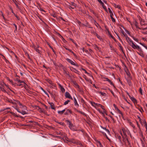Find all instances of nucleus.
<instances>
[{
    "mask_svg": "<svg viewBox=\"0 0 147 147\" xmlns=\"http://www.w3.org/2000/svg\"><path fill=\"white\" fill-rule=\"evenodd\" d=\"M67 141L77 145H80L81 144L80 142L75 141V140L74 139H72L69 140H67Z\"/></svg>",
    "mask_w": 147,
    "mask_h": 147,
    "instance_id": "nucleus-1",
    "label": "nucleus"
},
{
    "mask_svg": "<svg viewBox=\"0 0 147 147\" xmlns=\"http://www.w3.org/2000/svg\"><path fill=\"white\" fill-rule=\"evenodd\" d=\"M65 96L66 98H69V99H71L72 100H73V98L71 96L70 94L69 93V92H66L65 93Z\"/></svg>",
    "mask_w": 147,
    "mask_h": 147,
    "instance_id": "nucleus-2",
    "label": "nucleus"
},
{
    "mask_svg": "<svg viewBox=\"0 0 147 147\" xmlns=\"http://www.w3.org/2000/svg\"><path fill=\"white\" fill-rule=\"evenodd\" d=\"M130 46H131V47L134 48V49H138L139 48V47H140L139 46H138V45H136L134 44V42H132L131 45L130 44Z\"/></svg>",
    "mask_w": 147,
    "mask_h": 147,
    "instance_id": "nucleus-3",
    "label": "nucleus"
},
{
    "mask_svg": "<svg viewBox=\"0 0 147 147\" xmlns=\"http://www.w3.org/2000/svg\"><path fill=\"white\" fill-rule=\"evenodd\" d=\"M66 60L69 63H70L71 65H76L78 66L77 64H76L74 62L68 58H66Z\"/></svg>",
    "mask_w": 147,
    "mask_h": 147,
    "instance_id": "nucleus-4",
    "label": "nucleus"
},
{
    "mask_svg": "<svg viewBox=\"0 0 147 147\" xmlns=\"http://www.w3.org/2000/svg\"><path fill=\"white\" fill-rule=\"evenodd\" d=\"M35 108H37V107L38 108V110L39 111V112L40 113H44L45 114V112L43 110H42L41 108H40L39 106H34Z\"/></svg>",
    "mask_w": 147,
    "mask_h": 147,
    "instance_id": "nucleus-5",
    "label": "nucleus"
},
{
    "mask_svg": "<svg viewBox=\"0 0 147 147\" xmlns=\"http://www.w3.org/2000/svg\"><path fill=\"white\" fill-rule=\"evenodd\" d=\"M113 106L115 107V110L117 111L119 114H122V112L118 109L115 104H113Z\"/></svg>",
    "mask_w": 147,
    "mask_h": 147,
    "instance_id": "nucleus-6",
    "label": "nucleus"
},
{
    "mask_svg": "<svg viewBox=\"0 0 147 147\" xmlns=\"http://www.w3.org/2000/svg\"><path fill=\"white\" fill-rule=\"evenodd\" d=\"M133 23L134 24H135V25L136 26V28L141 30V28H140L138 26V22L136 21L135 19H134V22H133Z\"/></svg>",
    "mask_w": 147,
    "mask_h": 147,
    "instance_id": "nucleus-7",
    "label": "nucleus"
},
{
    "mask_svg": "<svg viewBox=\"0 0 147 147\" xmlns=\"http://www.w3.org/2000/svg\"><path fill=\"white\" fill-rule=\"evenodd\" d=\"M140 140L142 147H147V145L146 143V141H144V142L142 139H141Z\"/></svg>",
    "mask_w": 147,
    "mask_h": 147,
    "instance_id": "nucleus-8",
    "label": "nucleus"
},
{
    "mask_svg": "<svg viewBox=\"0 0 147 147\" xmlns=\"http://www.w3.org/2000/svg\"><path fill=\"white\" fill-rule=\"evenodd\" d=\"M69 113L70 114H72V111L71 110L67 109L66 110V111L64 113V114L65 115H68Z\"/></svg>",
    "mask_w": 147,
    "mask_h": 147,
    "instance_id": "nucleus-9",
    "label": "nucleus"
},
{
    "mask_svg": "<svg viewBox=\"0 0 147 147\" xmlns=\"http://www.w3.org/2000/svg\"><path fill=\"white\" fill-rule=\"evenodd\" d=\"M71 82L75 86H76L77 88H78L79 89L80 88V86L78 84L76 81H73V80H71Z\"/></svg>",
    "mask_w": 147,
    "mask_h": 147,
    "instance_id": "nucleus-10",
    "label": "nucleus"
},
{
    "mask_svg": "<svg viewBox=\"0 0 147 147\" xmlns=\"http://www.w3.org/2000/svg\"><path fill=\"white\" fill-rule=\"evenodd\" d=\"M118 45L120 47V49L121 50V51H122L124 55H125V57H126V56H125V53L124 52V51H123V48L122 46H121V44L119 43L118 44Z\"/></svg>",
    "mask_w": 147,
    "mask_h": 147,
    "instance_id": "nucleus-11",
    "label": "nucleus"
},
{
    "mask_svg": "<svg viewBox=\"0 0 147 147\" xmlns=\"http://www.w3.org/2000/svg\"><path fill=\"white\" fill-rule=\"evenodd\" d=\"M125 37L126 39V40H127V41L128 42H129V41L130 42H131V44H132V42H133V41L131 40V39H130L129 37H128L127 36V35H126V36H125Z\"/></svg>",
    "mask_w": 147,
    "mask_h": 147,
    "instance_id": "nucleus-12",
    "label": "nucleus"
},
{
    "mask_svg": "<svg viewBox=\"0 0 147 147\" xmlns=\"http://www.w3.org/2000/svg\"><path fill=\"white\" fill-rule=\"evenodd\" d=\"M13 2L14 3L15 5L16 6V7L17 8H18L19 10H21V8L19 7V6H18V4L17 3V1H16V0H12Z\"/></svg>",
    "mask_w": 147,
    "mask_h": 147,
    "instance_id": "nucleus-13",
    "label": "nucleus"
},
{
    "mask_svg": "<svg viewBox=\"0 0 147 147\" xmlns=\"http://www.w3.org/2000/svg\"><path fill=\"white\" fill-rule=\"evenodd\" d=\"M49 103L50 105L51 108L55 110V105L52 102H49Z\"/></svg>",
    "mask_w": 147,
    "mask_h": 147,
    "instance_id": "nucleus-14",
    "label": "nucleus"
},
{
    "mask_svg": "<svg viewBox=\"0 0 147 147\" xmlns=\"http://www.w3.org/2000/svg\"><path fill=\"white\" fill-rule=\"evenodd\" d=\"M75 109L78 112L80 113V114H82V115H84L85 116H87V115L85 113H84V112H82L81 111H80L78 110H77L76 109Z\"/></svg>",
    "mask_w": 147,
    "mask_h": 147,
    "instance_id": "nucleus-15",
    "label": "nucleus"
},
{
    "mask_svg": "<svg viewBox=\"0 0 147 147\" xmlns=\"http://www.w3.org/2000/svg\"><path fill=\"white\" fill-rule=\"evenodd\" d=\"M131 99L134 104L137 103V100L134 97L131 98Z\"/></svg>",
    "mask_w": 147,
    "mask_h": 147,
    "instance_id": "nucleus-16",
    "label": "nucleus"
},
{
    "mask_svg": "<svg viewBox=\"0 0 147 147\" xmlns=\"http://www.w3.org/2000/svg\"><path fill=\"white\" fill-rule=\"evenodd\" d=\"M63 70L64 73L68 75L69 77H70V76L69 75V72L68 71H66L65 69V68H63Z\"/></svg>",
    "mask_w": 147,
    "mask_h": 147,
    "instance_id": "nucleus-17",
    "label": "nucleus"
},
{
    "mask_svg": "<svg viewBox=\"0 0 147 147\" xmlns=\"http://www.w3.org/2000/svg\"><path fill=\"white\" fill-rule=\"evenodd\" d=\"M136 123H137V126L139 128V131H140V133H141V135H142V136H143L142 133V132L141 130V129H140V126L138 123V122L136 121Z\"/></svg>",
    "mask_w": 147,
    "mask_h": 147,
    "instance_id": "nucleus-18",
    "label": "nucleus"
},
{
    "mask_svg": "<svg viewBox=\"0 0 147 147\" xmlns=\"http://www.w3.org/2000/svg\"><path fill=\"white\" fill-rule=\"evenodd\" d=\"M34 47V49L35 50V51L37 52L38 53L40 54V51L39 50L37 49V48L36 47V46H34V45H33V47Z\"/></svg>",
    "mask_w": 147,
    "mask_h": 147,
    "instance_id": "nucleus-19",
    "label": "nucleus"
},
{
    "mask_svg": "<svg viewBox=\"0 0 147 147\" xmlns=\"http://www.w3.org/2000/svg\"><path fill=\"white\" fill-rule=\"evenodd\" d=\"M121 27H122L125 30V31L127 33V34H128L129 36H131V34H130V32L128 31L127 30L125 29V28H124V27L123 26V25H121Z\"/></svg>",
    "mask_w": 147,
    "mask_h": 147,
    "instance_id": "nucleus-20",
    "label": "nucleus"
},
{
    "mask_svg": "<svg viewBox=\"0 0 147 147\" xmlns=\"http://www.w3.org/2000/svg\"><path fill=\"white\" fill-rule=\"evenodd\" d=\"M74 105L75 106H77V107H79V105L78 104L77 101L76 100V98L74 97Z\"/></svg>",
    "mask_w": 147,
    "mask_h": 147,
    "instance_id": "nucleus-21",
    "label": "nucleus"
},
{
    "mask_svg": "<svg viewBox=\"0 0 147 147\" xmlns=\"http://www.w3.org/2000/svg\"><path fill=\"white\" fill-rule=\"evenodd\" d=\"M102 134H103L104 136H105V137H106V138L109 140V142H111V140L107 136V135L106 134V133H105V132H101Z\"/></svg>",
    "mask_w": 147,
    "mask_h": 147,
    "instance_id": "nucleus-22",
    "label": "nucleus"
},
{
    "mask_svg": "<svg viewBox=\"0 0 147 147\" xmlns=\"http://www.w3.org/2000/svg\"><path fill=\"white\" fill-rule=\"evenodd\" d=\"M40 89H41L45 93V94H46L47 96H48L49 97V95L46 92V91L45 90L42 88V87H40Z\"/></svg>",
    "mask_w": 147,
    "mask_h": 147,
    "instance_id": "nucleus-23",
    "label": "nucleus"
},
{
    "mask_svg": "<svg viewBox=\"0 0 147 147\" xmlns=\"http://www.w3.org/2000/svg\"><path fill=\"white\" fill-rule=\"evenodd\" d=\"M131 79H130L129 78V79H127V82H128V83L129 86H131Z\"/></svg>",
    "mask_w": 147,
    "mask_h": 147,
    "instance_id": "nucleus-24",
    "label": "nucleus"
},
{
    "mask_svg": "<svg viewBox=\"0 0 147 147\" xmlns=\"http://www.w3.org/2000/svg\"><path fill=\"white\" fill-rule=\"evenodd\" d=\"M15 101H16L18 103H19V104L20 106H22L23 107H24L25 108H26V106L23 105L22 104H21L19 100H15Z\"/></svg>",
    "mask_w": 147,
    "mask_h": 147,
    "instance_id": "nucleus-25",
    "label": "nucleus"
},
{
    "mask_svg": "<svg viewBox=\"0 0 147 147\" xmlns=\"http://www.w3.org/2000/svg\"><path fill=\"white\" fill-rule=\"evenodd\" d=\"M82 70L84 71L88 75H89V76H90L92 78H93L92 76L91 75L90 73L87 72L86 70L82 68Z\"/></svg>",
    "mask_w": 147,
    "mask_h": 147,
    "instance_id": "nucleus-26",
    "label": "nucleus"
},
{
    "mask_svg": "<svg viewBox=\"0 0 147 147\" xmlns=\"http://www.w3.org/2000/svg\"><path fill=\"white\" fill-rule=\"evenodd\" d=\"M2 56V58L3 59H4L5 60V62H6V63H9V61L8 60H7V59H6V58L5 57V56H4L3 55Z\"/></svg>",
    "mask_w": 147,
    "mask_h": 147,
    "instance_id": "nucleus-27",
    "label": "nucleus"
},
{
    "mask_svg": "<svg viewBox=\"0 0 147 147\" xmlns=\"http://www.w3.org/2000/svg\"><path fill=\"white\" fill-rule=\"evenodd\" d=\"M65 121L68 124H69V125H72V123H71V121L69 120H66Z\"/></svg>",
    "mask_w": 147,
    "mask_h": 147,
    "instance_id": "nucleus-28",
    "label": "nucleus"
},
{
    "mask_svg": "<svg viewBox=\"0 0 147 147\" xmlns=\"http://www.w3.org/2000/svg\"><path fill=\"white\" fill-rule=\"evenodd\" d=\"M65 121L68 124H69V125H72V123H71V121L69 120H66Z\"/></svg>",
    "mask_w": 147,
    "mask_h": 147,
    "instance_id": "nucleus-29",
    "label": "nucleus"
},
{
    "mask_svg": "<svg viewBox=\"0 0 147 147\" xmlns=\"http://www.w3.org/2000/svg\"><path fill=\"white\" fill-rule=\"evenodd\" d=\"M65 121L68 124H69V125H72V123H71V121L69 120H66Z\"/></svg>",
    "mask_w": 147,
    "mask_h": 147,
    "instance_id": "nucleus-30",
    "label": "nucleus"
},
{
    "mask_svg": "<svg viewBox=\"0 0 147 147\" xmlns=\"http://www.w3.org/2000/svg\"><path fill=\"white\" fill-rule=\"evenodd\" d=\"M121 30H120V32L121 33H122V34L125 36H126L127 35V34L125 33V32L123 30H122V29H121V28H120Z\"/></svg>",
    "mask_w": 147,
    "mask_h": 147,
    "instance_id": "nucleus-31",
    "label": "nucleus"
},
{
    "mask_svg": "<svg viewBox=\"0 0 147 147\" xmlns=\"http://www.w3.org/2000/svg\"><path fill=\"white\" fill-rule=\"evenodd\" d=\"M47 44L49 46L50 48L53 51V52H54V53L55 54L56 52L54 50V49H53V48L50 45V44L49 43L47 42Z\"/></svg>",
    "mask_w": 147,
    "mask_h": 147,
    "instance_id": "nucleus-32",
    "label": "nucleus"
},
{
    "mask_svg": "<svg viewBox=\"0 0 147 147\" xmlns=\"http://www.w3.org/2000/svg\"><path fill=\"white\" fill-rule=\"evenodd\" d=\"M122 96L123 97V99L125 100L127 102V103H128V104L132 106V105L129 102L127 101V100L125 98V96L124 95H122Z\"/></svg>",
    "mask_w": 147,
    "mask_h": 147,
    "instance_id": "nucleus-33",
    "label": "nucleus"
},
{
    "mask_svg": "<svg viewBox=\"0 0 147 147\" xmlns=\"http://www.w3.org/2000/svg\"><path fill=\"white\" fill-rule=\"evenodd\" d=\"M127 75L128 76L129 78L130 79H132V77L131 76V74L129 72H126Z\"/></svg>",
    "mask_w": 147,
    "mask_h": 147,
    "instance_id": "nucleus-34",
    "label": "nucleus"
},
{
    "mask_svg": "<svg viewBox=\"0 0 147 147\" xmlns=\"http://www.w3.org/2000/svg\"><path fill=\"white\" fill-rule=\"evenodd\" d=\"M86 25H87V27H88V28H92V27L91 26V25L89 24V23L86 21Z\"/></svg>",
    "mask_w": 147,
    "mask_h": 147,
    "instance_id": "nucleus-35",
    "label": "nucleus"
},
{
    "mask_svg": "<svg viewBox=\"0 0 147 147\" xmlns=\"http://www.w3.org/2000/svg\"><path fill=\"white\" fill-rule=\"evenodd\" d=\"M113 16H110L111 19L112 21L113 22H115L116 21L115 19L113 17Z\"/></svg>",
    "mask_w": 147,
    "mask_h": 147,
    "instance_id": "nucleus-36",
    "label": "nucleus"
},
{
    "mask_svg": "<svg viewBox=\"0 0 147 147\" xmlns=\"http://www.w3.org/2000/svg\"><path fill=\"white\" fill-rule=\"evenodd\" d=\"M108 9L109 10V13H110V16H113V12H112V11H111V10L109 8H108Z\"/></svg>",
    "mask_w": 147,
    "mask_h": 147,
    "instance_id": "nucleus-37",
    "label": "nucleus"
},
{
    "mask_svg": "<svg viewBox=\"0 0 147 147\" xmlns=\"http://www.w3.org/2000/svg\"><path fill=\"white\" fill-rule=\"evenodd\" d=\"M114 6L115 8H118L121 10V8L120 6L119 5H117L116 4H114Z\"/></svg>",
    "mask_w": 147,
    "mask_h": 147,
    "instance_id": "nucleus-38",
    "label": "nucleus"
},
{
    "mask_svg": "<svg viewBox=\"0 0 147 147\" xmlns=\"http://www.w3.org/2000/svg\"><path fill=\"white\" fill-rule=\"evenodd\" d=\"M4 85H5L9 89L10 91H11L12 92H14L12 90H11L10 88H9V85H7V84H5Z\"/></svg>",
    "mask_w": 147,
    "mask_h": 147,
    "instance_id": "nucleus-39",
    "label": "nucleus"
},
{
    "mask_svg": "<svg viewBox=\"0 0 147 147\" xmlns=\"http://www.w3.org/2000/svg\"><path fill=\"white\" fill-rule=\"evenodd\" d=\"M126 140L127 141V143H128V145L129 146V147H132L131 143L129 141V140L127 138Z\"/></svg>",
    "mask_w": 147,
    "mask_h": 147,
    "instance_id": "nucleus-40",
    "label": "nucleus"
},
{
    "mask_svg": "<svg viewBox=\"0 0 147 147\" xmlns=\"http://www.w3.org/2000/svg\"><path fill=\"white\" fill-rule=\"evenodd\" d=\"M74 71H73L75 73L79 75H80V74L79 73V71L78 70H77L75 68H74Z\"/></svg>",
    "mask_w": 147,
    "mask_h": 147,
    "instance_id": "nucleus-41",
    "label": "nucleus"
},
{
    "mask_svg": "<svg viewBox=\"0 0 147 147\" xmlns=\"http://www.w3.org/2000/svg\"><path fill=\"white\" fill-rule=\"evenodd\" d=\"M117 137L119 139L120 142L121 143L122 141H121V136H120L119 135H117Z\"/></svg>",
    "mask_w": 147,
    "mask_h": 147,
    "instance_id": "nucleus-42",
    "label": "nucleus"
},
{
    "mask_svg": "<svg viewBox=\"0 0 147 147\" xmlns=\"http://www.w3.org/2000/svg\"><path fill=\"white\" fill-rule=\"evenodd\" d=\"M47 81L50 84H52V81L51 80L48 79L47 80Z\"/></svg>",
    "mask_w": 147,
    "mask_h": 147,
    "instance_id": "nucleus-43",
    "label": "nucleus"
},
{
    "mask_svg": "<svg viewBox=\"0 0 147 147\" xmlns=\"http://www.w3.org/2000/svg\"><path fill=\"white\" fill-rule=\"evenodd\" d=\"M126 132H127L128 134V135H129L130 137L131 138L132 137V136H131V134L130 133V131H129V130H128V129H127V130H126Z\"/></svg>",
    "mask_w": 147,
    "mask_h": 147,
    "instance_id": "nucleus-44",
    "label": "nucleus"
},
{
    "mask_svg": "<svg viewBox=\"0 0 147 147\" xmlns=\"http://www.w3.org/2000/svg\"><path fill=\"white\" fill-rule=\"evenodd\" d=\"M91 103L93 106H94V105H95V106L97 105H98L97 103H95L94 102H91Z\"/></svg>",
    "mask_w": 147,
    "mask_h": 147,
    "instance_id": "nucleus-45",
    "label": "nucleus"
},
{
    "mask_svg": "<svg viewBox=\"0 0 147 147\" xmlns=\"http://www.w3.org/2000/svg\"><path fill=\"white\" fill-rule=\"evenodd\" d=\"M60 89L61 90L62 93H64L65 92V89L63 86L61 87V88H60Z\"/></svg>",
    "mask_w": 147,
    "mask_h": 147,
    "instance_id": "nucleus-46",
    "label": "nucleus"
},
{
    "mask_svg": "<svg viewBox=\"0 0 147 147\" xmlns=\"http://www.w3.org/2000/svg\"><path fill=\"white\" fill-rule=\"evenodd\" d=\"M0 89H1V90L2 91L4 92H5V93H7V92H6V90H5V89L1 87L0 86Z\"/></svg>",
    "mask_w": 147,
    "mask_h": 147,
    "instance_id": "nucleus-47",
    "label": "nucleus"
},
{
    "mask_svg": "<svg viewBox=\"0 0 147 147\" xmlns=\"http://www.w3.org/2000/svg\"><path fill=\"white\" fill-rule=\"evenodd\" d=\"M70 100H67V101H65L64 103V104H63V105H66L67 104H68V103L70 102Z\"/></svg>",
    "mask_w": 147,
    "mask_h": 147,
    "instance_id": "nucleus-48",
    "label": "nucleus"
},
{
    "mask_svg": "<svg viewBox=\"0 0 147 147\" xmlns=\"http://www.w3.org/2000/svg\"><path fill=\"white\" fill-rule=\"evenodd\" d=\"M25 55L26 56H27V57H28V58L29 59H30V60H31V58H30V56H29V54H28L27 53H25Z\"/></svg>",
    "mask_w": 147,
    "mask_h": 147,
    "instance_id": "nucleus-49",
    "label": "nucleus"
},
{
    "mask_svg": "<svg viewBox=\"0 0 147 147\" xmlns=\"http://www.w3.org/2000/svg\"><path fill=\"white\" fill-rule=\"evenodd\" d=\"M20 113L23 115L27 114V113L26 112V111H22Z\"/></svg>",
    "mask_w": 147,
    "mask_h": 147,
    "instance_id": "nucleus-50",
    "label": "nucleus"
},
{
    "mask_svg": "<svg viewBox=\"0 0 147 147\" xmlns=\"http://www.w3.org/2000/svg\"><path fill=\"white\" fill-rule=\"evenodd\" d=\"M71 5L72 6V7H75V8L76 7V5L75 3H71Z\"/></svg>",
    "mask_w": 147,
    "mask_h": 147,
    "instance_id": "nucleus-51",
    "label": "nucleus"
},
{
    "mask_svg": "<svg viewBox=\"0 0 147 147\" xmlns=\"http://www.w3.org/2000/svg\"><path fill=\"white\" fill-rule=\"evenodd\" d=\"M19 82L20 83H24V86L26 87V86L25 85V84H26L25 83V82L22 80H20L19 81V82Z\"/></svg>",
    "mask_w": 147,
    "mask_h": 147,
    "instance_id": "nucleus-52",
    "label": "nucleus"
},
{
    "mask_svg": "<svg viewBox=\"0 0 147 147\" xmlns=\"http://www.w3.org/2000/svg\"><path fill=\"white\" fill-rule=\"evenodd\" d=\"M139 92L140 93V94L142 95H143V93H142V88L141 87H140L139 88Z\"/></svg>",
    "mask_w": 147,
    "mask_h": 147,
    "instance_id": "nucleus-53",
    "label": "nucleus"
},
{
    "mask_svg": "<svg viewBox=\"0 0 147 147\" xmlns=\"http://www.w3.org/2000/svg\"><path fill=\"white\" fill-rule=\"evenodd\" d=\"M61 38H62V40L63 41V42L64 43L67 42V41L63 37L61 36H60Z\"/></svg>",
    "mask_w": 147,
    "mask_h": 147,
    "instance_id": "nucleus-54",
    "label": "nucleus"
},
{
    "mask_svg": "<svg viewBox=\"0 0 147 147\" xmlns=\"http://www.w3.org/2000/svg\"><path fill=\"white\" fill-rule=\"evenodd\" d=\"M129 124H130V125H131L134 128H135V126L131 122H129Z\"/></svg>",
    "mask_w": 147,
    "mask_h": 147,
    "instance_id": "nucleus-55",
    "label": "nucleus"
},
{
    "mask_svg": "<svg viewBox=\"0 0 147 147\" xmlns=\"http://www.w3.org/2000/svg\"><path fill=\"white\" fill-rule=\"evenodd\" d=\"M105 28H106V30L107 31H108V34L111 36V35H112L111 33H110V32L109 31V30L108 29V28H106V26H105Z\"/></svg>",
    "mask_w": 147,
    "mask_h": 147,
    "instance_id": "nucleus-56",
    "label": "nucleus"
},
{
    "mask_svg": "<svg viewBox=\"0 0 147 147\" xmlns=\"http://www.w3.org/2000/svg\"><path fill=\"white\" fill-rule=\"evenodd\" d=\"M105 28H106V30L107 31H108V34L111 36V35H112L111 33H110V32L109 31V30L108 29V28H106V26H105Z\"/></svg>",
    "mask_w": 147,
    "mask_h": 147,
    "instance_id": "nucleus-57",
    "label": "nucleus"
},
{
    "mask_svg": "<svg viewBox=\"0 0 147 147\" xmlns=\"http://www.w3.org/2000/svg\"><path fill=\"white\" fill-rule=\"evenodd\" d=\"M105 28H106V30L107 31H108V34L111 36V35H112L111 33H110V32L109 31V30L108 29V28H106V26H105Z\"/></svg>",
    "mask_w": 147,
    "mask_h": 147,
    "instance_id": "nucleus-58",
    "label": "nucleus"
},
{
    "mask_svg": "<svg viewBox=\"0 0 147 147\" xmlns=\"http://www.w3.org/2000/svg\"><path fill=\"white\" fill-rule=\"evenodd\" d=\"M105 28H106V30L107 31H108V34L111 36V35H112L111 33H110V32L109 31V30L108 29V28H106V26H105Z\"/></svg>",
    "mask_w": 147,
    "mask_h": 147,
    "instance_id": "nucleus-59",
    "label": "nucleus"
},
{
    "mask_svg": "<svg viewBox=\"0 0 147 147\" xmlns=\"http://www.w3.org/2000/svg\"><path fill=\"white\" fill-rule=\"evenodd\" d=\"M8 112L10 113H11L15 117H16V115H17L15 114L14 112H10V111H9Z\"/></svg>",
    "mask_w": 147,
    "mask_h": 147,
    "instance_id": "nucleus-60",
    "label": "nucleus"
},
{
    "mask_svg": "<svg viewBox=\"0 0 147 147\" xmlns=\"http://www.w3.org/2000/svg\"><path fill=\"white\" fill-rule=\"evenodd\" d=\"M94 24L97 27L98 26H100V25L96 22V21L95 20L94 21Z\"/></svg>",
    "mask_w": 147,
    "mask_h": 147,
    "instance_id": "nucleus-61",
    "label": "nucleus"
},
{
    "mask_svg": "<svg viewBox=\"0 0 147 147\" xmlns=\"http://www.w3.org/2000/svg\"><path fill=\"white\" fill-rule=\"evenodd\" d=\"M115 33L117 35V36L119 40H120V41L122 42V40L121 39L120 37L119 36V35L117 34L115 32Z\"/></svg>",
    "mask_w": 147,
    "mask_h": 147,
    "instance_id": "nucleus-62",
    "label": "nucleus"
},
{
    "mask_svg": "<svg viewBox=\"0 0 147 147\" xmlns=\"http://www.w3.org/2000/svg\"><path fill=\"white\" fill-rule=\"evenodd\" d=\"M16 117H20V118H21L22 119H24V117H23L22 116H20L19 115H16Z\"/></svg>",
    "mask_w": 147,
    "mask_h": 147,
    "instance_id": "nucleus-63",
    "label": "nucleus"
},
{
    "mask_svg": "<svg viewBox=\"0 0 147 147\" xmlns=\"http://www.w3.org/2000/svg\"><path fill=\"white\" fill-rule=\"evenodd\" d=\"M93 14L94 15V16L96 17L97 18H98V15L96 13H95L94 12H93Z\"/></svg>",
    "mask_w": 147,
    "mask_h": 147,
    "instance_id": "nucleus-64",
    "label": "nucleus"
}]
</instances>
